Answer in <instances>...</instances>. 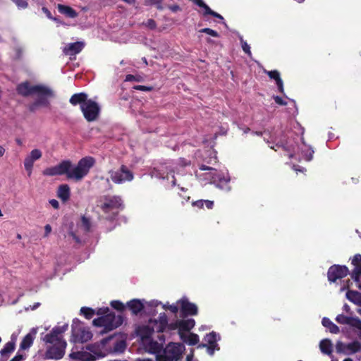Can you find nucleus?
<instances>
[{
    "mask_svg": "<svg viewBox=\"0 0 361 361\" xmlns=\"http://www.w3.org/2000/svg\"><path fill=\"white\" fill-rule=\"evenodd\" d=\"M347 299L355 305L361 304V293L357 290H349L345 295Z\"/></svg>",
    "mask_w": 361,
    "mask_h": 361,
    "instance_id": "nucleus-26",
    "label": "nucleus"
},
{
    "mask_svg": "<svg viewBox=\"0 0 361 361\" xmlns=\"http://www.w3.org/2000/svg\"><path fill=\"white\" fill-rule=\"evenodd\" d=\"M96 160L93 157L87 156L80 159L77 165L73 166L71 161L63 160L56 165L59 176L66 175L67 179L75 182L82 180L94 166Z\"/></svg>",
    "mask_w": 361,
    "mask_h": 361,
    "instance_id": "nucleus-2",
    "label": "nucleus"
},
{
    "mask_svg": "<svg viewBox=\"0 0 361 361\" xmlns=\"http://www.w3.org/2000/svg\"><path fill=\"white\" fill-rule=\"evenodd\" d=\"M85 47V44L82 42H76L70 43L66 46L63 50L64 54L68 56L76 55L79 54Z\"/></svg>",
    "mask_w": 361,
    "mask_h": 361,
    "instance_id": "nucleus-17",
    "label": "nucleus"
},
{
    "mask_svg": "<svg viewBox=\"0 0 361 361\" xmlns=\"http://www.w3.org/2000/svg\"><path fill=\"white\" fill-rule=\"evenodd\" d=\"M42 152L38 149H32L29 156L25 157L24 160V166L25 170L28 173V176H30L32 171V167L34 162L42 157Z\"/></svg>",
    "mask_w": 361,
    "mask_h": 361,
    "instance_id": "nucleus-15",
    "label": "nucleus"
},
{
    "mask_svg": "<svg viewBox=\"0 0 361 361\" xmlns=\"http://www.w3.org/2000/svg\"><path fill=\"white\" fill-rule=\"evenodd\" d=\"M166 7L173 13H177L182 10L181 8L177 4L168 5Z\"/></svg>",
    "mask_w": 361,
    "mask_h": 361,
    "instance_id": "nucleus-54",
    "label": "nucleus"
},
{
    "mask_svg": "<svg viewBox=\"0 0 361 361\" xmlns=\"http://www.w3.org/2000/svg\"><path fill=\"white\" fill-rule=\"evenodd\" d=\"M192 204L193 207H196L199 209H202L204 205H205L207 209H212L214 207V202L211 200H199L193 202Z\"/></svg>",
    "mask_w": 361,
    "mask_h": 361,
    "instance_id": "nucleus-30",
    "label": "nucleus"
},
{
    "mask_svg": "<svg viewBox=\"0 0 361 361\" xmlns=\"http://www.w3.org/2000/svg\"><path fill=\"white\" fill-rule=\"evenodd\" d=\"M123 322V316H116L113 312H109L106 315L96 318L92 321L94 326L104 327V329L101 331L102 334L109 332L118 328Z\"/></svg>",
    "mask_w": 361,
    "mask_h": 361,
    "instance_id": "nucleus-4",
    "label": "nucleus"
},
{
    "mask_svg": "<svg viewBox=\"0 0 361 361\" xmlns=\"http://www.w3.org/2000/svg\"><path fill=\"white\" fill-rule=\"evenodd\" d=\"M66 348V342L59 341L57 344H54L47 348L45 353V357L47 359H61L65 354Z\"/></svg>",
    "mask_w": 361,
    "mask_h": 361,
    "instance_id": "nucleus-12",
    "label": "nucleus"
},
{
    "mask_svg": "<svg viewBox=\"0 0 361 361\" xmlns=\"http://www.w3.org/2000/svg\"><path fill=\"white\" fill-rule=\"evenodd\" d=\"M276 146L277 147H281L282 149H283L285 151H287L288 152H289L288 154V157L289 158H291L293 157V154H292V151H293V149L291 148L290 146H287L286 144H283L282 142H278L276 144Z\"/></svg>",
    "mask_w": 361,
    "mask_h": 361,
    "instance_id": "nucleus-43",
    "label": "nucleus"
},
{
    "mask_svg": "<svg viewBox=\"0 0 361 361\" xmlns=\"http://www.w3.org/2000/svg\"><path fill=\"white\" fill-rule=\"evenodd\" d=\"M361 277V264L355 268L351 274V278L355 281L358 282Z\"/></svg>",
    "mask_w": 361,
    "mask_h": 361,
    "instance_id": "nucleus-39",
    "label": "nucleus"
},
{
    "mask_svg": "<svg viewBox=\"0 0 361 361\" xmlns=\"http://www.w3.org/2000/svg\"><path fill=\"white\" fill-rule=\"evenodd\" d=\"M348 274L349 269L346 266L334 264L329 267L327 277L330 282L334 283L336 280L345 277Z\"/></svg>",
    "mask_w": 361,
    "mask_h": 361,
    "instance_id": "nucleus-11",
    "label": "nucleus"
},
{
    "mask_svg": "<svg viewBox=\"0 0 361 361\" xmlns=\"http://www.w3.org/2000/svg\"><path fill=\"white\" fill-rule=\"evenodd\" d=\"M111 337L103 338L100 343L89 344L86 346L87 351H72L69 357L75 361H95L106 355V344Z\"/></svg>",
    "mask_w": 361,
    "mask_h": 361,
    "instance_id": "nucleus-3",
    "label": "nucleus"
},
{
    "mask_svg": "<svg viewBox=\"0 0 361 361\" xmlns=\"http://www.w3.org/2000/svg\"><path fill=\"white\" fill-rule=\"evenodd\" d=\"M200 32H203V33H206L207 35H209L214 37H219V34L216 31V30H214L211 28H202L201 29L200 31Z\"/></svg>",
    "mask_w": 361,
    "mask_h": 361,
    "instance_id": "nucleus-42",
    "label": "nucleus"
},
{
    "mask_svg": "<svg viewBox=\"0 0 361 361\" xmlns=\"http://www.w3.org/2000/svg\"><path fill=\"white\" fill-rule=\"evenodd\" d=\"M204 341L207 343V344H201L199 345V347H207L208 353L209 355H212L215 350H219V347L216 343L217 334L216 332L212 331L209 334H207L204 337Z\"/></svg>",
    "mask_w": 361,
    "mask_h": 361,
    "instance_id": "nucleus-14",
    "label": "nucleus"
},
{
    "mask_svg": "<svg viewBox=\"0 0 361 361\" xmlns=\"http://www.w3.org/2000/svg\"><path fill=\"white\" fill-rule=\"evenodd\" d=\"M142 79V77L140 75H134L131 74H128L126 77V81H136V82H140Z\"/></svg>",
    "mask_w": 361,
    "mask_h": 361,
    "instance_id": "nucleus-48",
    "label": "nucleus"
},
{
    "mask_svg": "<svg viewBox=\"0 0 361 361\" xmlns=\"http://www.w3.org/2000/svg\"><path fill=\"white\" fill-rule=\"evenodd\" d=\"M336 321L341 324H348L361 330V319L358 317H351L341 314L337 315Z\"/></svg>",
    "mask_w": 361,
    "mask_h": 361,
    "instance_id": "nucleus-16",
    "label": "nucleus"
},
{
    "mask_svg": "<svg viewBox=\"0 0 361 361\" xmlns=\"http://www.w3.org/2000/svg\"><path fill=\"white\" fill-rule=\"evenodd\" d=\"M49 204L54 208V209H59V202L55 200V199H52L51 200H49Z\"/></svg>",
    "mask_w": 361,
    "mask_h": 361,
    "instance_id": "nucleus-60",
    "label": "nucleus"
},
{
    "mask_svg": "<svg viewBox=\"0 0 361 361\" xmlns=\"http://www.w3.org/2000/svg\"><path fill=\"white\" fill-rule=\"evenodd\" d=\"M180 339L190 345H195L199 343V336L194 333H190L188 336L184 333H180Z\"/></svg>",
    "mask_w": 361,
    "mask_h": 361,
    "instance_id": "nucleus-23",
    "label": "nucleus"
},
{
    "mask_svg": "<svg viewBox=\"0 0 361 361\" xmlns=\"http://www.w3.org/2000/svg\"><path fill=\"white\" fill-rule=\"evenodd\" d=\"M314 153V152L311 147H308L307 149H302V154L304 159L307 161H310L312 159Z\"/></svg>",
    "mask_w": 361,
    "mask_h": 361,
    "instance_id": "nucleus-38",
    "label": "nucleus"
},
{
    "mask_svg": "<svg viewBox=\"0 0 361 361\" xmlns=\"http://www.w3.org/2000/svg\"><path fill=\"white\" fill-rule=\"evenodd\" d=\"M322 325L326 327V328H328L329 331L331 333V334H338L339 333V328L338 326H336L335 324H334L331 320L330 319L327 318V317H324L322 320Z\"/></svg>",
    "mask_w": 361,
    "mask_h": 361,
    "instance_id": "nucleus-28",
    "label": "nucleus"
},
{
    "mask_svg": "<svg viewBox=\"0 0 361 361\" xmlns=\"http://www.w3.org/2000/svg\"><path fill=\"white\" fill-rule=\"evenodd\" d=\"M57 9L60 13L66 16L68 18H75L78 16V13L75 10L67 5L59 4L57 5Z\"/></svg>",
    "mask_w": 361,
    "mask_h": 361,
    "instance_id": "nucleus-21",
    "label": "nucleus"
},
{
    "mask_svg": "<svg viewBox=\"0 0 361 361\" xmlns=\"http://www.w3.org/2000/svg\"><path fill=\"white\" fill-rule=\"evenodd\" d=\"M361 262V255L360 254H356L354 255L353 259H352V264L355 266L357 267L360 265V263Z\"/></svg>",
    "mask_w": 361,
    "mask_h": 361,
    "instance_id": "nucleus-50",
    "label": "nucleus"
},
{
    "mask_svg": "<svg viewBox=\"0 0 361 361\" xmlns=\"http://www.w3.org/2000/svg\"><path fill=\"white\" fill-rule=\"evenodd\" d=\"M126 307L133 314L137 315L144 309V304L138 299H133L127 302Z\"/></svg>",
    "mask_w": 361,
    "mask_h": 361,
    "instance_id": "nucleus-19",
    "label": "nucleus"
},
{
    "mask_svg": "<svg viewBox=\"0 0 361 361\" xmlns=\"http://www.w3.org/2000/svg\"><path fill=\"white\" fill-rule=\"evenodd\" d=\"M133 88L136 90H140V91H145V92H149V91H151L153 90L152 87L140 85L134 86Z\"/></svg>",
    "mask_w": 361,
    "mask_h": 361,
    "instance_id": "nucleus-51",
    "label": "nucleus"
},
{
    "mask_svg": "<svg viewBox=\"0 0 361 361\" xmlns=\"http://www.w3.org/2000/svg\"><path fill=\"white\" fill-rule=\"evenodd\" d=\"M347 353L346 354H354L361 351V343L357 341H354L351 343H347L346 345Z\"/></svg>",
    "mask_w": 361,
    "mask_h": 361,
    "instance_id": "nucleus-29",
    "label": "nucleus"
},
{
    "mask_svg": "<svg viewBox=\"0 0 361 361\" xmlns=\"http://www.w3.org/2000/svg\"><path fill=\"white\" fill-rule=\"evenodd\" d=\"M16 92L24 97L37 95V99L28 105V110L34 113L39 107H49V98L54 97V93L49 87L42 85H31L28 81L23 82L16 87Z\"/></svg>",
    "mask_w": 361,
    "mask_h": 361,
    "instance_id": "nucleus-1",
    "label": "nucleus"
},
{
    "mask_svg": "<svg viewBox=\"0 0 361 361\" xmlns=\"http://www.w3.org/2000/svg\"><path fill=\"white\" fill-rule=\"evenodd\" d=\"M177 304L180 305V312L183 316L197 315L198 309L195 304L188 301L187 298H182L177 301Z\"/></svg>",
    "mask_w": 361,
    "mask_h": 361,
    "instance_id": "nucleus-13",
    "label": "nucleus"
},
{
    "mask_svg": "<svg viewBox=\"0 0 361 361\" xmlns=\"http://www.w3.org/2000/svg\"><path fill=\"white\" fill-rule=\"evenodd\" d=\"M24 357L23 355L17 354L11 360V361H22Z\"/></svg>",
    "mask_w": 361,
    "mask_h": 361,
    "instance_id": "nucleus-61",
    "label": "nucleus"
},
{
    "mask_svg": "<svg viewBox=\"0 0 361 361\" xmlns=\"http://www.w3.org/2000/svg\"><path fill=\"white\" fill-rule=\"evenodd\" d=\"M178 305L179 304H176V305L173 304V305H169V310H170L173 314H176L178 311Z\"/></svg>",
    "mask_w": 361,
    "mask_h": 361,
    "instance_id": "nucleus-58",
    "label": "nucleus"
},
{
    "mask_svg": "<svg viewBox=\"0 0 361 361\" xmlns=\"http://www.w3.org/2000/svg\"><path fill=\"white\" fill-rule=\"evenodd\" d=\"M42 173H43L44 176H59L56 165L54 166L46 168L42 171Z\"/></svg>",
    "mask_w": 361,
    "mask_h": 361,
    "instance_id": "nucleus-36",
    "label": "nucleus"
},
{
    "mask_svg": "<svg viewBox=\"0 0 361 361\" xmlns=\"http://www.w3.org/2000/svg\"><path fill=\"white\" fill-rule=\"evenodd\" d=\"M181 355V350L179 345L170 343L163 350L161 354L157 355V361H178Z\"/></svg>",
    "mask_w": 361,
    "mask_h": 361,
    "instance_id": "nucleus-7",
    "label": "nucleus"
},
{
    "mask_svg": "<svg viewBox=\"0 0 361 361\" xmlns=\"http://www.w3.org/2000/svg\"><path fill=\"white\" fill-rule=\"evenodd\" d=\"M42 10L48 18L52 19V20L56 21V18H54L52 17L51 13L47 7H42Z\"/></svg>",
    "mask_w": 361,
    "mask_h": 361,
    "instance_id": "nucleus-57",
    "label": "nucleus"
},
{
    "mask_svg": "<svg viewBox=\"0 0 361 361\" xmlns=\"http://www.w3.org/2000/svg\"><path fill=\"white\" fill-rule=\"evenodd\" d=\"M19 8H27L28 6L27 0H12Z\"/></svg>",
    "mask_w": 361,
    "mask_h": 361,
    "instance_id": "nucleus-45",
    "label": "nucleus"
},
{
    "mask_svg": "<svg viewBox=\"0 0 361 361\" xmlns=\"http://www.w3.org/2000/svg\"><path fill=\"white\" fill-rule=\"evenodd\" d=\"M51 232V226L49 224H47L44 226V237L48 236Z\"/></svg>",
    "mask_w": 361,
    "mask_h": 361,
    "instance_id": "nucleus-59",
    "label": "nucleus"
},
{
    "mask_svg": "<svg viewBox=\"0 0 361 361\" xmlns=\"http://www.w3.org/2000/svg\"><path fill=\"white\" fill-rule=\"evenodd\" d=\"M267 74L271 79H274L276 81L279 91L281 93L283 94L284 93L283 84V80H281V78L280 77L279 72L276 70H274V71H268Z\"/></svg>",
    "mask_w": 361,
    "mask_h": 361,
    "instance_id": "nucleus-22",
    "label": "nucleus"
},
{
    "mask_svg": "<svg viewBox=\"0 0 361 361\" xmlns=\"http://www.w3.org/2000/svg\"><path fill=\"white\" fill-rule=\"evenodd\" d=\"M71 341L75 343H83L87 342L92 337V334L89 328L85 327L81 321L75 318L71 325Z\"/></svg>",
    "mask_w": 361,
    "mask_h": 361,
    "instance_id": "nucleus-5",
    "label": "nucleus"
},
{
    "mask_svg": "<svg viewBox=\"0 0 361 361\" xmlns=\"http://www.w3.org/2000/svg\"><path fill=\"white\" fill-rule=\"evenodd\" d=\"M159 326L158 331L163 332L168 326V318L165 313H161L159 317Z\"/></svg>",
    "mask_w": 361,
    "mask_h": 361,
    "instance_id": "nucleus-32",
    "label": "nucleus"
},
{
    "mask_svg": "<svg viewBox=\"0 0 361 361\" xmlns=\"http://www.w3.org/2000/svg\"><path fill=\"white\" fill-rule=\"evenodd\" d=\"M116 351H123L126 348V342L123 341H116L114 345Z\"/></svg>",
    "mask_w": 361,
    "mask_h": 361,
    "instance_id": "nucleus-44",
    "label": "nucleus"
},
{
    "mask_svg": "<svg viewBox=\"0 0 361 361\" xmlns=\"http://www.w3.org/2000/svg\"><path fill=\"white\" fill-rule=\"evenodd\" d=\"M110 304L114 309L121 312H123L126 307L120 300H112Z\"/></svg>",
    "mask_w": 361,
    "mask_h": 361,
    "instance_id": "nucleus-35",
    "label": "nucleus"
},
{
    "mask_svg": "<svg viewBox=\"0 0 361 361\" xmlns=\"http://www.w3.org/2000/svg\"><path fill=\"white\" fill-rule=\"evenodd\" d=\"M191 164L190 160H188L185 158H180L178 161V165L181 167H185L187 166H190Z\"/></svg>",
    "mask_w": 361,
    "mask_h": 361,
    "instance_id": "nucleus-52",
    "label": "nucleus"
},
{
    "mask_svg": "<svg viewBox=\"0 0 361 361\" xmlns=\"http://www.w3.org/2000/svg\"><path fill=\"white\" fill-rule=\"evenodd\" d=\"M68 324L54 327L50 333L46 334L44 338V341L47 343L53 345L57 344L59 341H66L62 338L61 335L68 330Z\"/></svg>",
    "mask_w": 361,
    "mask_h": 361,
    "instance_id": "nucleus-10",
    "label": "nucleus"
},
{
    "mask_svg": "<svg viewBox=\"0 0 361 361\" xmlns=\"http://www.w3.org/2000/svg\"><path fill=\"white\" fill-rule=\"evenodd\" d=\"M87 97V94L85 92L75 93L71 97L69 102L73 106L79 104L80 108L81 109V106L89 100Z\"/></svg>",
    "mask_w": 361,
    "mask_h": 361,
    "instance_id": "nucleus-18",
    "label": "nucleus"
},
{
    "mask_svg": "<svg viewBox=\"0 0 361 361\" xmlns=\"http://www.w3.org/2000/svg\"><path fill=\"white\" fill-rule=\"evenodd\" d=\"M15 349V342L9 341L5 344L4 348L1 350L0 353L1 356H6L12 353Z\"/></svg>",
    "mask_w": 361,
    "mask_h": 361,
    "instance_id": "nucleus-31",
    "label": "nucleus"
},
{
    "mask_svg": "<svg viewBox=\"0 0 361 361\" xmlns=\"http://www.w3.org/2000/svg\"><path fill=\"white\" fill-rule=\"evenodd\" d=\"M80 110L82 112L84 118L88 122L96 121L100 113L99 104L90 99L81 106Z\"/></svg>",
    "mask_w": 361,
    "mask_h": 361,
    "instance_id": "nucleus-8",
    "label": "nucleus"
},
{
    "mask_svg": "<svg viewBox=\"0 0 361 361\" xmlns=\"http://www.w3.org/2000/svg\"><path fill=\"white\" fill-rule=\"evenodd\" d=\"M180 325V333H183V331H189L191 330L195 325V321L193 319H181L179 320Z\"/></svg>",
    "mask_w": 361,
    "mask_h": 361,
    "instance_id": "nucleus-25",
    "label": "nucleus"
},
{
    "mask_svg": "<svg viewBox=\"0 0 361 361\" xmlns=\"http://www.w3.org/2000/svg\"><path fill=\"white\" fill-rule=\"evenodd\" d=\"M144 1L145 6H154L159 11H162L164 8L163 6L164 0H144Z\"/></svg>",
    "mask_w": 361,
    "mask_h": 361,
    "instance_id": "nucleus-33",
    "label": "nucleus"
},
{
    "mask_svg": "<svg viewBox=\"0 0 361 361\" xmlns=\"http://www.w3.org/2000/svg\"><path fill=\"white\" fill-rule=\"evenodd\" d=\"M169 330H176L178 329V333L180 332V325L179 320L176 321L175 322H171L168 324L167 327Z\"/></svg>",
    "mask_w": 361,
    "mask_h": 361,
    "instance_id": "nucleus-49",
    "label": "nucleus"
},
{
    "mask_svg": "<svg viewBox=\"0 0 361 361\" xmlns=\"http://www.w3.org/2000/svg\"><path fill=\"white\" fill-rule=\"evenodd\" d=\"M240 42L242 45V49L244 51L245 53H246L248 56H251V51L250 47L247 44V43L243 39V38H240Z\"/></svg>",
    "mask_w": 361,
    "mask_h": 361,
    "instance_id": "nucleus-47",
    "label": "nucleus"
},
{
    "mask_svg": "<svg viewBox=\"0 0 361 361\" xmlns=\"http://www.w3.org/2000/svg\"><path fill=\"white\" fill-rule=\"evenodd\" d=\"M274 99L279 105L285 106L287 104V103L279 96H274Z\"/></svg>",
    "mask_w": 361,
    "mask_h": 361,
    "instance_id": "nucleus-55",
    "label": "nucleus"
},
{
    "mask_svg": "<svg viewBox=\"0 0 361 361\" xmlns=\"http://www.w3.org/2000/svg\"><path fill=\"white\" fill-rule=\"evenodd\" d=\"M346 345L347 344L343 343L341 341H338L336 344V349L337 353H342L346 354L347 353Z\"/></svg>",
    "mask_w": 361,
    "mask_h": 361,
    "instance_id": "nucleus-40",
    "label": "nucleus"
},
{
    "mask_svg": "<svg viewBox=\"0 0 361 361\" xmlns=\"http://www.w3.org/2000/svg\"><path fill=\"white\" fill-rule=\"evenodd\" d=\"M104 202L99 206L104 214L112 212L114 216L118 215L119 211L125 207L123 201L118 195H105L104 196Z\"/></svg>",
    "mask_w": 361,
    "mask_h": 361,
    "instance_id": "nucleus-6",
    "label": "nucleus"
},
{
    "mask_svg": "<svg viewBox=\"0 0 361 361\" xmlns=\"http://www.w3.org/2000/svg\"><path fill=\"white\" fill-rule=\"evenodd\" d=\"M70 235L73 237V238L77 242H80V238L78 236H77L73 232H70Z\"/></svg>",
    "mask_w": 361,
    "mask_h": 361,
    "instance_id": "nucleus-64",
    "label": "nucleus"
},
{
    "mask_svg": "<svg viewBox=\"0 0 361 361\" xmlns=\"http://www.w3.org/2000/svg\"><path fill=\"white\" fill-rule=\"evenodd\" d=\"M151 349L154 353H160L162 350V345L159 344L157 341L151 342L150 343Z\"/></svg>",
    "mask_w": 361,
    "mask_h": 361,
    "instance_id": "nucleus-46",
    "label": "nucleus"
},
{
    "mask_svg": "<svg viewBox=\"0 0 361 361\" xmlns=\"http://www.w3.org/2000/svg\"><path fill=\"white\" fill-rule=\"evenodd\" d=\"M139 331L142 338H149L152 335L153 329H150L149 326H145L140 328Z\"/></svg>",
    "mask_w": 361,
    "mask_h": 361,
    "instance_id": "nucleus-37",
    "label": "nucleus"
},
{
    "mask_svg": "<svg viewBox=\"0 0 361 361\" xmlns=\"http://www.w3.org/2000/svg\"><path fill=\"white\" fill-rule=\"evenodd\" d=\"M109 173L111 180L116 184L131 181L134 177L133 172L125 165H121L118 170L110 171Z\"/></svg>",
    "mask_w": 361,
    "mask_h": 361,
    "instance_id": "nucleus-9",
    "label": "nucleus"
},
{
    "mask_svg": "<svg viewBox=\"0 0 361 361\" xmlns=\"http://www.w3.org/2000/svg\"><path fill=\"white\" fill-rule=\"evenodd\" d=\"M80 314H82L87 319H90L95 314V311L91 307H82L80 309Z\"/></svg>",
    "mask_w": 361,
    "mask_h": 361,
    "instance_id": "nucleus-34",
    "label": "nucleus"
},
{
    "mask_svg": "<svg viewBox=\"0 0 361 361\" xmlns=\"http://www.w3.org/2000/svg\"><path fill=\"white\" fill-rule=\"evenodd\" d=\"M57 197L63 202H67L71 197V189L68 185L61 184L57 190Z\"/></svg>",
    "mask_w": 361,
    "mask_h": 361,
    "instance_id": "nucleus-20",
    "label": "nucleus"
},
{
    "mask_svg": "<svg viewBox=\"0 0 361 361\" xmlns=\"http://www.w3.org/2000/svg\"><path fill=\"white\" fill-rule=\"evenodd\" d=\"M34 338H35V334H32L30 333L27 334L23 338V340L20 344V348L21 350L28 349L32 345Z\"/></svg>",
    "mask_w": 361,
    "mask_h": 361,
    "instance_id": "nucleus-27",
    "label": "nucleus"
},
{
    "mask_svg": "<svg viewBox=\"0 0 361 361\" xmlns=\"http://www.w3.org/2000/svg\"><path fill=\"white\" fill-rule=\"evenodd\" d=\"M145 25L151 30H154L157 27V23L153 19H148Z\"/></svg>",
    "mask_w": 361,
    "mask_h": 361,
    "instance_id": "nucleus-53",
    "label": "nucleus"
},
{
    "mask_svg": "<svg viewBox=\"0 0 361 361\" xmlns=\"http://www.w3.org/2000/svg\"><path fill=\"white\" fill-rule=\"evenodd\" d=\"M82 226L84 228L85 231H90L91 228V222L90 219L85 216H83L81 219Z\"/></svg>",
    "mask_w": 361,
    "mask_h": 361,
    "instance_id": "nucleus-41",
    "label": "nucleus"
},
{
    "mask_svg": "<svg viewBox=\"0 0 361 361\" xmlns=\"http://www.w3.org/2000/svg\"><path fill=\"white\" fill-rule=\"evenodd\" d=\"M200 169L201 171H211L213 169V168L210 167V166H207L206 165H204V164H202L200 166Z\"/></svg>",
    "mask_w": 361,
    "mask_h": 361,
    "instance_id": "nucleus-63",
    "label": "nucleus"
},
{
    "mask_svg": "<svg viewBox=\"0 0 361 361\" xmlns=\"http://www.w3.org/2000/svg\"><path fill=\"white\" fill-rule=\"evenodd\" d=\"M319 348L322 353L331 355L333 352V345L330 339L325 338L320 341Z\"/></svg>",
    "mask_w": 361,
    "mask_h": 361,
    "instance_id": "nucleus-24",
    "label": "nucleus"
},
{
    "mask_svg": "<svg viewBox=\"0 0 361 361\" xmlns=\"http://www.w3.org/2000/svg\"><path fill=\"white\" fill-rule=\"evenodd\" d=\"M109 312V307H105V308H99L98 310L97 311L96 314L98 315H101V317H102V316L106 315Z\"/></svg>",
    "mask_w": 361,
    "mask_h": 361,
    "instance_id": "nucleus-56",
    "label": "nucleus"
},
{
    "mask_svg": "<svg viewBox=\"0 0 361 361\" xmlns=\"http://www.w3.org/2000/svg\"><path fill=\"white\" fill-rule=\"evenodd\" d=\"M210 16H213L214 18H219L220 20H224V17L221 15H220L219 13H216V12H215L214 11H213V12L212 13V14Z\"/></svg>",
    "mask_w": 361,
    "mask_h": 361,
    "instance_id": "nucleus-62",
    "label": "nucleus"
}]
</instances>
